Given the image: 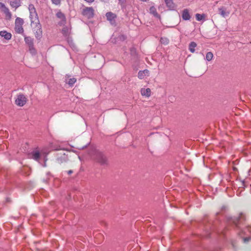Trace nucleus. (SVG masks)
I'll return each instance as SVG.
<instances>
[{"label": "nucleus", "mask_w": 251, "mask_h": 251, "mask_svg": "<svg viewBox=\"0 0 251 251\" xmlns=\"http://www.w3.org/2000/svg\"><path fill=\"white\" fill-rule=\"evenodd\" d=\"M106 17L107 20L109 21L110 24L112 25H115L116 21L115 19L116 18V14L113 13L112 12H109L106 14Z\"/></svg>", "instance_id": "obj_8"}, {"label": "nucleus", "mask_w": 251, "mask_h": 251, "mask_svg": "<svg viewBox=\"0 0 251 251\" xmlns=\"http://www.w3.org/2000/svg\"><path fill=\"white\" fill-rule=\"evenodd\" d=\"M123 39H125V37L124 36H122Z\"/></svg>", "instance_id": "obj_37"}, {"label": "nucleus", "mask_w": 251, "mask_h": 251, "mask_svg": "<svg viewBox=\"0 0 251 251\" xmlns=\"http://www.w3.org/2000/svg\"><path fill=\"white\" fill-rule=\"evenodd\" d=\"M92 159L100 165L107 167L109 165V161L106 155L99 150H94L91 154Z\"/></svg>", "instance_id": "obj_1"}, {"label": "nucleus", "mask_w": 251, "mask_h": 251, "mask_svg": "<svg viewBox=\"0 0 251 251\" xmlns=\"http://www.w3.org/2000/svg\"><path fill=\"white\" fill-rule=\"evenodd\" d=\"M87 146V145H85L82 147H81V148H78V149H83L84 148H85Z\"/></svg>", "instance_id": "obj_36"}, {"label": "nucleus", "mask_w": 251, "mask_h": 251, "mask_svg": "<svg viewBox=\"0 0 251 251\" xmlns=\"http://www.w3.org/2000/svg\"><path fill=\"white\" fill-rule=\"evenodd\" d=\"M58 163L61 164L64 162H66L68 160V156L65 153L61 154L60 156L58 157L57 158Z\"/></svg>", "instance_id": "obj_11"}, {"label": "nucleus", "mask_w": 251, "mask_h": 251, "mask_svg": "<svg viewBox=\"0 0 251 251\" xmlns=\"http://www.w3.org/2000/svg\"><path fill=\"white\" fill-rule=\"evenodd\" d=\"M2 1V0H0V3H2L1 1Z\"/></svg>", "instance_id": "obj_38"}, {"label": "nucleus", "mask_w": 251, "mask_h": 251, "mask_svg": "<svg viewBox=\"0 0 251 251\" xmlns=\"http://www.w3.org/2000/svg\"><path fill=\"white\" fill-rule=\"evenodd\" d=\"M242 219L244 220V216L243 215V214L241 213L240 216L232 218L231 219V221L234 225H235L236 226H237L238 223L239 222V221L241 220H242Z\"/></svg>", "instance_id": "obj_15"}, {"label": "nucleus", "mask_w": 251, "mask_h": 251, "mask_svg": "<svg viewBox=\"0 0 251 251\" xmlns=\"http://www.w3.org/2000/svg\"><path fill=\"white\" fill-rule=\"evenodd\" d=\"M10 4L12 7L17 8L21 5V0H10Z\"/></svg>", "instance_id": "obj_16"}, {"label": "nucleus", "mask_w": 251, "mask_h": 251, "mask_svg": "<svg viewBox=\"0 0 251 251\" xmlns=\"http://www.w3.org/2000/svg\"><path fill=\"white\" fill-rule=\"evenodd\" d=\"M66 30H67V28L66 27H64L63 30H62V31L63 32V33L64 34H66Z\"/></svg>", "instance_id": "obj_35"}, {"label": "nucleus", "mask_w": 251, "mask_h": 251, "mask_svg": "<svg viewBox=\"0 0 251 251\" xmlns=\"http://www.w3.org/2000/svg\"><path fill=\"white\" fill-rule=\"evenodd\" d=\"M56 17L60 20L58 22V25H64L66 23V19L65 15L60 11L57 12L56 14Z\"/></svg>", "instance_id": "obj_7"}, {"label": "nucleus", "mask_w": 251, "mask_h": 251, "mask_svg": "<svg viewBox=\"0 0 251 251\" xmlns=\"http://www.w3.org/2000/svg\"><path fill=\"white\" fill-rule=\"evenodd\" d=\"M70 76L68 75H66L65 78V82L66 83L68 84L70 86H73L76 82V79L75 77L70 78Z\"/></svg>", "instance_id": "obj_13"}, {"label": "nucleus", "mask_w": 251, "mask_h": 251, "mask_svg": "<svg viewBox=\"0 0 251 251\" xmlns=\"http://www.w3.org/2000/svg\"><path fill=\"white\" fill-rule=\"evenodd\" d=\"M119 0V3L121 5L124 4L126 2V0Z\"/></svg>", "instance_id": "obj_31"}, {"label": "nucleus", "mask_w": 251, "mask_h": 251, "mask_svg": "<svg viewBox=\"0 0 251 251\" xmlns=\"http://www.w3.org/2000/svg\"><path fill=\"white\" fill-rule=\"evenodd\" d=\"M15 30L18 33L24 34V30L23 25H15Z\"/></svg>", "instance_id": "obj_22"}, {"label": "nucleus", "mask_w": 251, "mask_h": 251, "mask_svg": "<svg viewBox=\"0 0 251 251\" xmlns=\"http://www.w3.org/2000/svg\"><path fill=\"white\" fill-rule=\"evenodd\" d=\"M247 232L251 233V226L247 227L244 230L242 231V233L244 234H247Z\"/></svg>", "instance_id": "obj_29"}, {"label": "nucleus", "mask_w": 251, "mask_h": 251, "mask_svg": "<svg viewBox=\"0 0 251 251\" xmlns=\"http://www.w3.org/2000/svg\"><path fill=\"white\" fill-rule=\"evenodd\" d=\"M29 51L32 55H35L36 54V50L34 47V45L28 47Z\"/></svg>", "instance_id": "obj_27"}, {"label": "nucleus", "mask_w": 251, "mask_h": 251, "mask_svg": "<svg viewBox=\"0 0 251 251\" xmlns=\"http://www.w3.org/2000/svg\"><path fill=\"white\" fill-rule=\"evenodd\" d=\"M82 13L83 16L90 19L94 16V10L92 7H86L83 9Z\"/></svg>", "instance_id": "obj_5"}, {"label": "nucleus", "mask_w": 251, "mask_h": 251, "mask_svg": "<svg viewBox=\"0 0 251 251\" xmlns=\"http://www.w3.org/2000/svg\"><path fill=\"white\" fill-rule=\"evenodd\" d=\"M150 13L152 14L154 17L159 18L160 16L156 11V8L154 6H151L150 8Z\"/></svg>", "instance_id": "obj_21"}, {"label": "nucleus", "mask_w": 251, "mask_h": 251, "mask_svg": "<svg viewBox=\"0 0 251 251\" xmlns=\"http://www.w3.org/2000/svg\"><path fill=\"white\" fill-rule=\"evenodd\" d=\"M52 3L55 5H59L61 2V0H51Z\"/></svg>", "instance_id": "obj_30"}, {"label": "nucleus", "mask_w": 251, "mask_h": 251, "mask_svg": "<svg viewBox=\"0 0 251 251\" xmlns=\"http://www.w3.org/2000/svg\"><path fill=\"white\" fill-rule=\"evenodd\" d=\"M167 6L169 8H174V3L173 2L172 0H164Z\"/></svg>", "instance_id": "obj_25"}, {"label": "nucleus", "mask_w": 251, "mask_h": 251, "mask_svg": "<svg viewBox=\"0 0 251 251\" xmlns=\"http://www.w3.org/2000/svg\"><path fill=\"white\" fill-rule=\"evenodd\" d=\"M141 94L143 96L149 98L151 94V90L150 88H143L141 89Z\"/></svg>", "instance_id": "obj_12"}, {"label": "nucleus", "mask_w": 251, "mask_h": 251, "mask_svg": "<svg viewBox=\"0 0 251 251\" xmlns=\"http://www.w3.org/2000/svg\"><path fill=\"white\" fill-rule=\"evenodd\" d=\"M160 42L162 44L167 45L169 42V40L167 38L164 37L160 38Z\"/></svg>", "instance_id": "obj_26"}, {"label": "nucleus", "mask_w": 251, "mask_h": 251, "mask_svg": "<svg viewBox=\"0 0 251 251\" xmlns=\"http://www.w3.org/2000/svg\"><path fill=\"white\" fill-rule=\"evenodd\" d=\"M197 44L195 42H191L189 45V50L192 53L195 51V48L197 47Z\"/></svg>", "instance_id": "obj_20"}, {"label": "nucleus", "mask_w": 251, "mask_h": 251, "mask_svg": "<svg viewBox=\"0 0 251 251\" xmlns=\"http://www.w3.org/2000/svg\"><path fill=\"white\" fill-rule=\"evenodd\" d=\"M130 51H131V53L133 55L134 54H135V49L134 48H131L130 49Z\"/></svg>", "instance_id": "obj_33"}, {"label": "nucleus", "mask_w": 251, "mask_h": 251, "mask_svg": "<svg viewBox=\"0 0 251 251\" xmlns=\"http://www.w3.org/2000/svg\"><path fill=\"white\" fill-rule=\"evenodd\" d=\"M182 18L184 20H189L190 19V16L187 9H184L183 11Z\"/></svg>", "instance_id": "obj_19"}, {"label": "nucleus", "mask_w": 251, "mask_h": 251, "mask_svg": "<svg viewBox=\"0 0 251 251\" xmlns=\"http://www.w3.org/2000/svg\"><path fill=\"white\" fill-rule=\"evenodd\" d=\"M250 239H251L250 237L244 238V242L245 243H246V242H248Z\"/></svg>", "instance_id": "obj_32"}, {"label": "nucleus", "mask_w": 251, "mask_h": 251, "mask_svg": "<svg viewBox=\"0 0 251 251\" xmlns=\"http://www.w3.org/2000/svg\"><path fill=\"white\" fill-rule=\"evenodd\" d=\"M43 153L42 151L41 153H40L39 151L36 150L33 151L30 154H29L30 157L31 158L38 161L41 157V154Z\"/></svg>", "instance_id": "obj_9"}, {"label": "nucleus", "mask_w": 251, "mask_h": 251, "mask_svg": "<svg viewBox=\"0 0 251 251\" xmlns=\"http://www.w3.org/2000/svg\"><path fill=\"white\" fill-rule=\"evenodd\" d=\"M69 175H70L71 174H72L73 173V171L72 170H69L68 171H67L66 172Z\"/></svg>", "instance_id": "obj_34"}, {"label": "nucleus", "mask_w": 251, "mask_h": 251, "mask_svg": "<svg viewBox=\"0 0 251 251\" xmlns=\"http://www.w3.org/2000/svg\"><path fill=\"white\" fill-rule=\"evenodd\" d=\"M26 97L23 94H20L17 95V98L15 100V104L19 106H23L27 102Z\"/></svg>", "instance_id": "obj_4"}, {"label": "nucleus", "mask_w": 251, "mask_h": 251, "mask_svg": "<svg viewBox=\"0 0 251 251\" xmlns=\"http://www.w3.org/2000/svg\"><path fill=\"white\" fill-rule=\"evenodd\" d=\"M150 72L148 70H144L143 71H140L138 72V77L139 78L143 79L146 76H149Z\"/></svg>", "instance_id": "obj_10"}, {"label": "nucleus", "mask_w": 251, "mask_h": 251, "mask_svg": "<svg viewBox=\"0 0 251 251\" xmlns=\"http://www.w3.org/2000/svg\"><path fill=\"white\" fill-rule=\"evenodd\" d=\"M0 8L5 14L6 19L10 20L11 19L12 14L9 11V9L3 3H0Z\"/></svg>", "instance_id": "obj_6"}, {"label": "nucleus", "mask_w": 251, "mask_h": 251, "mask_svg": "<svg viewBox=\"0 0 251 251\" xmlns=\"http://www.w3.org/2000/svg\"><path fill=\"white\" fill-rule=\"evenodd\" d=\"M30 25L34 32L36 38L37 40H40L42 37L43 31L40 22L30 23Z\"/></svg>", "instance_id": "obj_2"}, {"label": "nucleus", "mask_w": 251, "mask_h": 251, "mask_svg": "<svg viewBox=\"0 0 251 251\" xmlns=\"http://www.w3.org/2000/svg\"><path fill=\"white\" fill-rule=\"evenodd\" d=\"M23 36L25 37V41L26 45H28V46H31L34 45L33 38H31L29 36H26L25 35L23 34Z\"/></svg>", "instance_id": "obj_14"}, {"label": "nucleus", "mask_w": 251, "mask_h": 251, "mask_svg": "<svg viewBox=\"0 0 251 251\" xmlns=\"http://www.w3.org/2000/svg\"><path fill=\"white\" fill-rule=\"evenodd\" d=\"M28 10L29 11V18L30 20V23H34L40 22L36 10L33 4H30L28 5Z\"/></svg>", "instance_id": "obj_3"}, {"label": "nucleus", "mask_w": 251, "mask_h": 251, "mask_svg": "<svg viewBox=\"0 0 251 251\" xmlns=\"http://www.w3.org/2000/svg\"><path fill=\"white\" fill-rule=\"evenodd\" d=\"M23 24L24 20L23 19L19 17L16 18L15 22V25H23Z\"/></svg>", "instance_id": "obj_23"}, {"label": "nucleus", "mask_w": 251, "mask_h": 251, "mask_svg": "<svg viewBox=\"0 0 251 251\" xmlns=\"http://www.w3.org/2000/svg\"><path fill=\"white\" fill-rule=\"evenodd\" d=\"M213 58V54L211 52L209 51L206 53L205 59L207 61H210L211 60H212Z\"/></svg>", "instance_id": "obj_24"}, {"label": "nucleus", "mask_w": 251, "mask_h": 251, "mask_svg": "<svg viewBox=\"0 0 251 251\" xmlns=\"http://www.w3.org/2000/svg\"><path fill=\"white\" fill-rule=\"evenodd\" d=\"M0 35L1 37L4 38V39L6 40H9L11 38L12 35L10 33L7 32L6 31H0Z\"/></svg>", "instance_id": "obj_17"}, {"label": "nucleus", "mask_w": 251, "mask_h": 251, "mask_svg": "<svg viewBox=\"0 0 251 251\" xmlns=\"http://www.w3.org/2000/svg\"><path fill=\"white\" fill-rule=\"evenodd\" d=\"M205 17L204 14H196V18L197 21H200L202 20Z\"/></svg>", "instance_id": "obj_28"}, {"label": "nucleus", "mask_w": 251, "mask_h": 251, "mask_svg": "<svg viewBox=\"0 0 251 251\" xmlns=\"http://www.w3.org/2000/svg\"><path fill=\"white\" fill-rule=\"evenodd\" d=\"M219 14L223 17L225 18L229 14V12H226V8L224 7H221L219 8Z\"/></svg>", "instance_id": "obj_18"}]
</instances>
